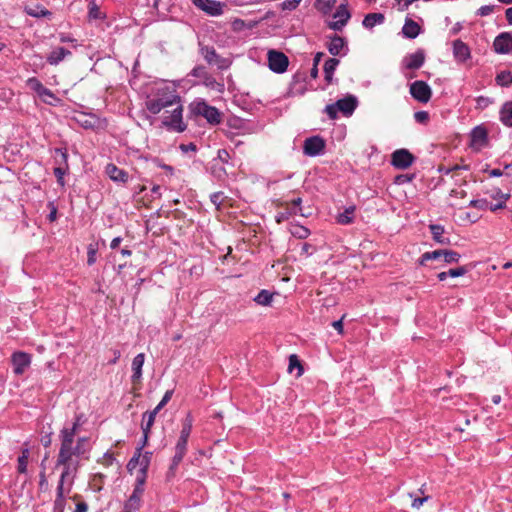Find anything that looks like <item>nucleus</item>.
Listing matches in <instances>:
<instances>
[{"label": "nucleus", "mask_w": 512, "mask_h": 512, "mask_svg": "<svg viewBox=\"0 0 512 512\" xmlns=\"http://www.w3.org/2000/svg\"><path fill=\"white\" fill-rule=\"evenodd\" d=\"M88 440L87 437H79L77 439V443L75 446L73 444H70L69 451L65 455H61V448L59 449L58 457L56 466L59 467L60 464H69L72 466V457L73 456H80L86 452L84 449V443Z\"/></svg>", "instance_id": "obj_6"}, {"label": "nucleus", "mask_w": 512, "mask_h": 512, "mask_svg": "<svg viewBox=\"0 0 512 512\" xmlns=\"http://www.w3.org/2000/svg\"><path fill=\"white\" fill-rule=\"evenodd\" d=\"M302 0H285L280 4L282 10H295Z\"/></svg>", "instance_id": "obj_55"}, {"label": "nucleus", "mask_w": 512, "mask_h": 512, "mask_svg": "<svg viewBox=\"0 0 512 512\" xmlns=\"http://www.w3.org/2000/svg\"><path fill=\"white\" fill-rule=\"evenodd\" d=\"M351 17L350 12L347 9L346 4H341L336 12L333 14V18L338 19L337 21L330 22L328 24L329 28L335 31H341L343 27L347 24Z\"/></svg>", "instance_id": "obj_15"}, {"label": "nucleus", "mask_w": 512, "mask_h": 512, "mask_svg": "<svg viewBox=\"0 0 512 512\" xmlns=\"http://www.w3.org/2000/svg\"><path fill=\"white\" fill-rule=\"evenodd\" d=\"M494 9H495L494 5H484V6H481L477 10L476 15L481 16V17L488 16L491 13H493Z\"/></svg>", "instance_id": "obj_59"}, {"label": "nucleus", "mask_w": 512, "mask_h": 512, "mask_svg": "<svg viewBox=\"0 0 512 512\" xmlns=\"http://www.w3.org/2000/svg\"><path fill=\"white\" fill-rule=\"evenodd\" d=\"M292 234L299 239H305L310 235V230L304 226H297L295 231H292Z\"/></svg>", "instance_id": "obj_56"}, {"label": "nucleus", "mask_w": 512, "mask_h": 512, "mask_svg": "<svg viewBox=\"0 0 512 512\" xmlns=\"http://www.w3.org/2000/svg\"><path fill=\"white\" fill-rule=\"evenodd\" d=\"M84 423L83 414H77L71 427H63L59 433L61 442V455H66L70 444H74V438L80 426Z\"/></svg>", "instance_id": "obj_4"}, {"label": "nucleus", "mask_w": 512, "mask_h": 512, "mask_svg": "<svg viewBox=\"0 0 512 512\" xmlns=\"http://www.w3.org/2000/svg\"><path fill=\"white\" fill-rule=\"evenodd\" d=\"M173 395V390H167L162 397L161 401L158 403V405L153 409L154 411L158 412L171 400Z\"/></svg>", "instance_id": "obj_53"}, {"label": "nucleus", "mask_w": 512, "mask_h": 512, "mask_svg": "<svg viewBox=\"0 0 512 512\" xmlns=\"http://www.w3.org/2000/svg\"><path fill=\"white\" fill-rule=\"evenodd\" d=\"M338 112H340V111H339L338 107L335 106V103L328 104L324 108V113H326L331 120L337 119Z\"/></svg>", "instance_id": "obj_52"}, {"label": "nucleus", "mask_w": 512, "mask_h": 512, "mask_svg": "<svg viewBox=\"0 0 512 512\" xmlns=\"http://www.w3.org/2000/svg\"><path fill=\"white\" fill-rule=\"evenodd\" d=\"M193 416L189 412L186 417L182 420V428L180 434L190 436L193 427Z\"/></svg>", "instance_id": "obj_41"}, {"label": "nucleus", "mask_w": 512, "mask_h": 512, "mask_svg": "<svg viewBox=\"0 0 512 512\" xmlns=\"http://www.w3.org/2000/svg\"><path fill=\"white\" fill-rule=\"evenodd\" d=\"M411 96L420 103H427L432 96L430 86L422 80H417L410 85Z\"/></svg>", "instance_id": "obj_8"}, {"label": "nucleus", "mask_w": 512, "mask_h": 512, "mask_svg": "<svg viewBox=\"0 0 512 512\" xmlns=\"http://www.w3.org/2000/svg\"><path fill=\"white\" fill-rule=\"evenodd\" d=\"M189 111L191 116L203 117L211 125H217L221 122L220 111L216 107L209 105L203 99H198L190 103Z\"/></svg>", "instance_id": "obj_2"}, {"label": "nucleus", "mask_w": 512, "mask_h": 512, "mask_svg": "<svg viewBox=\"0 0 512 512\" xmlns=\"http://www.w3.org/2000/svg\"><path fill=\"white\" fill-rule=\"evenodd\" d=\"M144 361H145L144 353L137 354L132 361L133 374L131 376V380L134 384L140 382V380L142 378V367L144 365Z\"/></svg>", "instance_id": "obj_23"}, {"label": "nucleus", "mask_w": 512, "mask_h": 512, "mask_svg": "<svg viewBox=\"0 0 512 512\" xmlns=\"http://www.w3.org/2000/svg\"><path fill=\"white\" fill-rule=\"evenodd\" d=\"M89 17L91 19H99V18H101L100 9H99V7L97 6V4L95 2H91L89 4Z\"/></svg>", "instance_id": "obj_58"}, {"label": "nucleus", "mask_w": 512, "mask_h": 512, "mask_svg": "<svg viewBox=\"0 0 512 512\" xmlns=\"http://www.w3.org/2000/svg\"><path fill=\"white\" fill-rule=\"evenodd\" d=\"M267 56L270 70L279 74L284 73L287 70L289 59L283 52L269 50Z\"/></svg>", "instance_id": "obj_7"}, {"label": "nucleus", "mask_w": 512, "mask_h": 512, "mask_svg": "<svg viewBox=\"0 0 512 512\" xmlns=\"http://www.w3.org/2000/svg\"><path fill=\"white\" fill-rule=\"evenodd\" d=\"M169 116H165L162 120V125L168 130L175 132H184L187 125L183 122V107L181 101L173 106Z\"/></svg>", "instance_id": "obj_5"}, {"label": "nucleus", "mask_w": 512, "mask_h": 512, "mask_svg": "<svg viewBox=\"0 0 512 512\" xmlns=\"http://www.w3.org/2000/svg\"><path fill=\"white\" fill-rule=\"evenodd\" d=\"M442 254L443 261L447 264L458 263L461 258V255L454 250L443 249Z\"/></svg>", "instance_id": "obj_40"}, {"label": "nucleus", "mask_w": 512, "mask_h": 512, "mask_svg": "<svg viewBox=\"0 0 512 512\" xmlns=\"http://www.w3.org/2000/svg\"><path fill=\"white\" fill-rule=\"evenodd\" d=\"M325 149V141L320 136H311L304 141L303 152L305 155L315 157L321 155Z\"/></svg>", "instance_id": "obj_11"}, {"label": "nucleus", "mask_w": 512, "mask_h": 512, "mask_svg": "<svg viewBox=\"0 0 512 512\" xmlns=\"http://www.w3.org/2000/svg\"><path fill=\"white\" fill-rule=\"evenodd\" d=\"M471 144L477 145L479 147H483L488 142V132L485 127L482 125L476 126L472 129L470 133Z\"/></svg>", "instance_id": "obj_22"}, {"label": "nucleus", "mask_w": 512, "mask_h": 512, "mask_svg": "<svg viewBox=\"0 0 512 512\" xmlns=\"http://www.w3.org/2000/svg\"><path fill=\"white\" fill-rule=\"evenodd\" d=\"M192 3L198 9L204 11L209 16H220L223 14L224 3L216 0H192Z\"/></svg>", "instance_id": "obj_12"}, {"label": "nucleus", "mask_w": 512, "mask_h": 512, "mask_svg": "<svg viewBox=\"0 0 512 512\" xmlns=\"http://www.w3.org/2000/svg\"><path fill=\"white\" fill-rule=\"evenodd\" d=\"M32 357L29 353L16 351L11 355V364L13 372L16 375H22L31 365Z\"/></svg>", "instance_id": "obj_10"}, {"label": "nucleus", "mask_w": 512, "mask_h": 512, "mask_svg": "<svg viewBox=\"0 0 512 512\" xmlns=\"http://www.w3.org/2000/svg\"><path fill=\"white\" fill-rule=\"evenodd\" d=\"M329 53L333 56H344L348 53V46L345 38L334 34L329 37L326 45Z\"/></svg>", "instance_id": "obj_13"}, {"label": "nucleus", "mask_w": 512, "mask_h": 512, "mask_svg": "<svg viewBox=\"0 0 512 512\" xmlns=\"http://www.w3.org/2000/svg\"><path fill=\"white\" fill-rule=\"evenodd\" d=\"M293 214H296V211L295 210H286V211H282V212H278L276 215H275V221L280 224L282 222H285L287 221Z\"/></svg>", "instance_id": "obj_50"}, {"label": "nucleus", "mask_w": 512, "mask_h": 512, "mask_svg": "<svg viewBox=\"0 0 512 512\" xmlns=\"http://www.w3.org/2000/svg\"><path fill=\"white\" fill-rule=\"evenodd\" d=\"M68 169L69 166H57L53 169V173L57 179V183L62 187L65 185L64 176L67 173Z\"/></svg>", "instance_id": "obj_45"}, {"label": "nucleus", "mask_w": 512, "mask_h": 512, "mask_svg": "<svg viewBox=\"0 0 512 512\" xmlns=\"http://www.w3.org/2000/svg\"><path fill=\"white\" fill-rule=\"evenodd\" d=\"M469 206L480 210H487L489 202L487 199H473L469 202Z\"/></svg>", "instance_id": "obj_51"}, {"label": "nucleus", "mask_w": 512, "mask_h": 512, "mask_svg": "<svg viewBox=\"0 0 512 512\" xmlns=\"http://www.w3.org/2000/svg\"><path fill=\"white\" fill-rule=\"evenodd\" d=\"M495 82L501 87H509L512 84V73L509 70L501 71L496 75Z\"/></svg>", "instance_id": "obj_34"}, {"label": "nucleus", "mask_w": 512, "mask_h": 512, "mask_svg": "<svg viewBox=\"0 0 512 512\" xmlns=\"http://www.w3.org/2000/svg\"><path fill=\"white\" fill-rule=\"evenodd\" d=\"M54 161L58 166H68V152L66 148L54 149Z\"/></svg>", "instance_id": "obj_37"}, {"label": "nucleus", "mask_w": 512, "mask_h": 512, "mask_svg": "<svg viewBox=\"0 0 512 512\" xmlns=\"http://www.w3.org/2000/svg\"><path fill=\"white\" fill-rule=\"evenodd\" d=\"M499 115L503 125L512 127V101H508L502 105Z\"/></svg>", "instance_id": "obj_30"}, {"label": "nucleus", "mask_w": 512, "mask_h": 512, "mask_svg": "<svg viewBox=\"0 0 512 512\" xmlns=\"http://www.w3.org/2000/svg\"><path fill=\"white\" fill-rule=\"evenodd\" d=\"M180 101V96L175 90H171L169 87H163L157 89L153 97L147 98L145 101V107L150 113L156 115L163 109L173 107Z\"/></svg>", "instance_id": "obj_1"}, {"label": "nucleus", "mask_w": 512, "mask_h": 512, "mask_svg": "<svg viewBox=\"0 0 512 512\" xmlns=\"http://www.w3.org/2000/svg\"><path fill=\"white\" fill-rule=\"evenodd\" d=\"M48 208L50 209V212H49V214L47 216V219L50 222H54L57 219V207L54 204V202H49L48 203Z\"/></svg>", "instance_id": "obj_61"}, {"label": "nucleus", "mask_w": 512, "mask_h": 512, "mask_svg": "<svg viewBox=\"0 0 512 512\" xmlns=\"http://www.w3.org/2000/svg\"><path fill=\"white\" fill-rule=\"evenodd\" d=\"M208 73L209 72L204 65H197L190 71L189 75L204 80Z\"/></svg>", "instance_id": "obj_47"}, {"label": "nucleus", "mask_w": 512, "mask_h": 512, "mask_svg": "<svg viewBox=\"0 0 512 512\" xmlns=\"http://www.w3.org/2000/svg\"><path fill=\"white\" fill-rule=\"evenodd\" d=\"M181 461L182 460L176 461V457L173 456L171 464H170L169 469L166 474V477L168 480H170L171 478H173L175 476L177 468H178L179 464L181 463Z\"/></svg>", "instance_id": "obj_54"}, {"label": "nucleus", "mask_w": 512, "mask_h": 512, "mask_svg": "<svg viewBox=\"0 0 512 512\" xmlns=\"http://www.w3.org/2000/svg\"><path fill=\"white\" fill-rule=\"evenodd\" d=\"M25 11L29 16H32L35 18H41V17L51 15V12L49 10H47L44 7L39 6V5H35L33 7H26Z\"/></svg>", "instance_id": "obj_38"}, {"label": "nucleus", "mask_w": 512, "mask_h": 512, "mask_svg": "<svg viewBox=\"0 0 512 512\" xmlns=\"http://www.w3.org/2000/svg\"><path fill=\"white\" fill-rule=\"evenodd\" d=\"M453 56L457 62L464 63L471 57L469 46L461 39L453 41Z\"/></svg>", "instance_id": "obj_19"}, {"label": "nucleus", "mask_w": 512, "mask_h": 512, "mask_svg": "<svg viewBox=\"0 0 512 512\" xmlns=\"http://www.w3.org/2000/svg\"><path fill=\"white\" fill-rule=\"evenodd\" d=\"M60 466H63V471L60 475V479L58 481V485L56 488V499H65L64 495V482L65 479L70 475L71 472V465L69 464H60Z\"/></svg>", "instance_id": "obj_28"}, {"label": "nucleus", "mask_w": 512, "mask_h": 512, "mask_svg": "<svg viewBox=\"0 0 512 512\" xmlns=\"http://www.w3.org/2000/svg\"><path fill=\"white\" fill-rule=\"evenodd\" d=\"M26 84L27 86L32 90L34 91L37 95L40 94V92L43 90V88L45 87L41 81L39 79H37L36 77H30L27 79L26 81Z\"/></svg>", "instance_id": "obj_46"}, {"label": "nucleus", "mask_w": 512, "mask_h": 512, "mask_svg": "<svg viewBox=\"0 0 512 512\" xmlns=\"http://www.w3.org/2000/svg\"><path fill=\"white\" fill-rule=\"evenodd\" d=\"M443 249H438L430 252H425L420 258V264L425 265L428 260H436L443 257Z\"/></svg>", "instance_id": "obj_42"}, {"label": "nucleus", "mask_w": 512, "mask_h": 512, "mask_svg": "<svg viewBox=\"0 0 512 512\" xmlns=\"http://www.w3.org/2000/svg\"><path fill=\"white\" fill-rule=\"evenodd\" d=\"M495 52L499 54H510L512 52V33L502 32L493 42Z\"/></svg>", "instance_id": "obj_16"}, {"label": "nucleus", "mask_w": 512, "mask_h": 512, "mask_svg": "<svg viewBox=\"0 0 512 512\" xmlns=\"http://www.w3.org/2000/svg\"><path fill=\"white\" fill-rule=\"evenodd\" d=\"M217 157L224 164H227L230 160V154L226 149L218 150Z\"/></svg>", "instance_id": "obj_63"}, {"label": "nucleus", "mask_w": 512, "mask_h": 512, "mask_svg": "<svg viewBox=\"0 0 512 512\" xmlns=\"http://www.w3.org/2000/svg\"><path fill=\"white\" fill-rule=\"evenodd\" d=\"M140 456H141L140 449H135L133 457L128 461L127 466H126L128 472L132 473L133 470H135L137 466L141 467Z\"/></svg>", "instance_id": "obj_44"}, {"label": "nucleus", "mask_w": 512, "mask_h": 512, "mask_svg": "<svg viewBox=\"0 0 512 512\" xmlns=\"http://www.w3.org/2000/svg\"><path fill=\"white\" fill-rule=\"evenodd\" d=\"M421 32V26L410 18H406L402 27V34L408 39H415Z\"/></svg>", "instance_id": "obj_24"}, {"label": "nucleus", "mask_w": 512, "mask_h": 512, "mask_svg": "<svg viewBox=\"0 0 512 512\" xmlns=\"http://www.w3.org/2000/svg\"><path fill=\"white\" fill-rule=\"evenodd\" d=\"M340 61L336 58H329L324 63V76L327 83H331L333 79V74L339 65Z\"/></svg>", "instance_id": "obj_31"}, {"label": "nucleus", "mask_w": 512, "mask_h": 512, "mask_svg": "<svg viewBox=\"0 0 512 512\" xmlns=\"http://www.w3.org/2000/svg\"><path fill=\"white\" fill-rule=\"evenodd\" d=\"M385 21V16L383 13H369L365 15L362 25L366 29H372L376 25L383 24Z\"/></svg>", "instance_id": "obj_27"}, {"label": "nucleus", "mask_w": 512, "mask_h": 512, "mask_svg": "<svg viewBox=\"0 0 512 512\" xmlns=\"http://www.w3.org/2000/svg\"><path fill=\"white\" fill-rule=\"evenodd\" d=\"M143 486L135 485L132 495L124 503L123 509L120 512H136L140 508V495L143 493Z\"/></svg>", "instance_id": "obj_17"}, {"label": "nucleus", "mask_w": 512, "mask_h": 512, "mask_svg": "<svg viewBox=\"0 0 512 512\" xmlns=\"http://www.w3.org/2000/svg\"><path fill=\"white\" fill-rule=\"evenodd\" d=\"M65 509V499H55L53 511L54 512H64Z\"/></svg>", "instance_id": "obj_64"}, {"label": "nucleus", "mask_w": 512, "mask_h": 512, "mask_svg": "<svg viewBox=\"0 0 512 512\" xmlns=\"http://www.w3.org/2000/svg\"><path fill=\"white\" fill-rule=\"evenodd\" d=\"M71 55V51L64 47H57L52 50L50 54L47 56V62L50 65H58L61 61L65 59L66 56Z\"/></svg>", "instance_id": "obj_25"}, {"label": "nucleus", "mask_w": 512, "mask_h": 512, "mask_svg": "<svg viewBox=\"0 0 512 512\" xmlns=\"http://www.w3.org/2000/svg\"><path fill=\"white\" fill-rule=\"evenodd\" d=\"M152 452L146 451L144 454L141 453V468L139 469L136 476V484L144 486L147 478L148 468L151 462Z\"/></svg>", "instance_id": "obj_21"}, {"label": "nucleus", "mask_w": 512, "mask_h": 512, "mask_svg": "<svg viewBox=\"0 0 512 512\" xmlns=\"http://www.w3.org/2000/svg\"><path fill=\"white\" fill-rule=\"evenodd\" d=\"M356 207L354 205L345 208L342 213H339L337 216V223L341 225H349L354 221V213Z\"/></svg>", "instance_id": "obj_32"}, {"label": "nucleus", "mask_w": 512, "mask_h": 512, "mask_svg": "<svg viewBox=\"0 0 512 512\" xmlns=\"http://www.w3.org/2000/svg\"><path fill=\"white\" fill-rule=\"evenodd\" d=\"M289 371H292L294 368L298 369V375L300 376L303 373V367L297 357V355L292 354L289 356Z\"/></svg>", "instance_id": "obj_48"}, {"label": "nucleus", "mask_w": 512, "mask_h": 512, "mask_svg": "<svg viewBox=\"0 0 512 512\" xmlns=\"http://www.w3.org/2000/svg\"><path fill=\"white\" fill-rule=\"evenodd\" d=\"M30 455V451L28 448H24L21 451V455L18 457V465L17 471L21 474H25L27 472L28 458Z\"/></svg>", "instance_id": "obj_36"}, {"label": "nucleus", "mask_w": 512, "mask_h": 512, "mask_svg": "<svg viewBox=\"0 0 512 512\" xmlns=\"http://www.w3.org/2000/svg\"><path fill=\"white\" fill-rule=\"evenodd\" d=\"M190 436L180 434L177 443L175 445V454L177 460H183L187 452L188 439Z\"/></svg>", "instance_id": "obj_29"}, {"label": "nucleus", "mask_w": 512, "mask_h": 512, "mask_svg": "<svg viewBox=\"0 0 512 512\" xmlns=\"http://www.w3.org/2000/svg\"><path fill=\"white\" fill-rule=\"evenodd\" d=\"M414 119L420 124H426L429 121V113L427 111H417L414 114Z\"/></svg>", "instance_id": "obj_57"}, {"label": "nucleus", "mask_w": 512, "mask_h": 512, "mask_svg": "<svg viewBox=\"0 0 512 512\" xmlns=\"http://www.w3.org/2000/svg\"><path fill=\"white\" fill-rule=\"evenodd\" d=\"M210 200L214 205L219 207L223 202V192L219 191V192H215V193L211 194Z\"/></svg>", "instance_id": "obj_62"}, {"label": "nucleus", "mask_w": 512, "mask_h": 512, "mask_svg": "<svg viewBox=\"0 0 512 512\" xmlns=\"http://www.w3.org/2000/svg\"><path fill=\"white\" fill-rule=\"evenodd\" d=\"M358 100L353 95H348L342 99H339L335 102V106L338 107L339 111L344 116H350L353 114L355 109L357 108Z\"/></svg>", "instance_id": "obj_18"}, {"label": "nucleus", "mask_w": 512, "mask_h": 512, "mask_svg": "<svg viewBox=\"0 0 512 512\" xmlns=\"http://www.w3.org/2000/svg\"><path fill=\"white\" fill-rule=\"evenodd\" d=\"M273 293L266 289H262L255 297L254 301L262 306H269L273 300Z\"/></svg>", "instance_id": "obj_33"}, {"label": "nucleus", "mask_w": 512, "mask_h": 512, "mask_svg": "<svg viewBox=\"0 0 512 512\" xmlns=\"http://www.w3.org/2000/svg\"><path fill=\"white\" fill-rule=\"evenodd\" d=\"M415 161V157L407 149H397L391 155V164L397 169H407Z\"/></svg>", "instance_id": "obj_9"}, {"label": "nucleus", "mask_w": 512, "mask_h": 512, "mask_svg": "<svg viewBox=\"0 0 512 512\" xmlns=\"http://www.w3.org/2000/svg\"><path fill=\"white\" fill-rule=\"evenodd\" d=\"M430 232L432 234V238L435 242L441 245H449L450 239L444 236V226L439 224H431L429 226Z\"/></svg>", "instance_id": "obj_26"}, {"label": "nucleus", "mask_w": 512, "mask_h": 512, "mask_svg": "<svg viewBox=\"0 0 512 512\" xmlns=\"http://www.w3.org/2000/svg\"><path fill=\"white\" fill-rule=\"evenodd\" d=\"M105 172L108 175V177L114 182L126 183L129 180L128 172L117 167L113 163L107 164Z\"/></svg>", "instance_id": "obj_20"}, {"label": "nucleus", "mask_w": 512, "mask_h": 512, "mask_svg": "<svg viewBox=\"0 0 512 512\" xmlns=\"http://www.w3.org/2000/svg\"><path fill=\"white\" fill-rule=\"evenodd\" d=\"M415 175L414 174H401V175H397L395 177V183L396 184H405V183H408V182H411L413 179H414Z\"/></svg>", "instance_id": "obj_60"}, {"label": "nucleus", "mask_w": 512, "mask_h": 512, "mask_svg": "<svg viewBox=\"0 0 512 512\" xmlns=\"http://www.w3.org/2000/svg\"><path fill=\"white\" fill-rule=\"evenodd\" d=\"M336 0H317L315 6L318 11L323 14H328L331 12L332 8L335 6Z\"/></svg>", "instance_id": "obj_39"}, {"label": "nucleus", "mask_w": 512, "mask_h": 512, "mask_svg": "<svg viewBox=\"0 0 512 512\" xmlns=\"http://www.w3.org/2000/svg\"><path fill=\"white\" fill-rule=\"evenodd\" d=\"M426 54L421 48L416 50L414 53L408 54L402 61V66L405 69L417 70L420 69L425 62Z\"/></svg>", "instance_id": "obj_14"}, {"label": "nucleus", "mask_w": 512, "mask_h": 512, "mask_svg": "<svg viewBox=\"0 0 512 512\" xmlns=\"http://www.w3.org/2000/svg\"><path fill=\"white\" fill-rule=\"evenodd\" d=\"M469 268L468 266H459L457 268H451L447 271V274H449V277H461L464 276L466 273H468Z\"/></svg>", "instance_id": "obj_49"}, {"label": "nucleus", "mask_w": 512, "mask_h": 512, "mask_svg": "<svg viewBox=\"0 0 512 512\" xmlns=\"http://www.w3.org/2000/svg\"><path fill=\"white\" fill-rule=\"evenodd\" d=\"M38 96L41 98L43 102L49 105H53V103L58 100L55 94L46 87L43 88V90L40 92Z\"/></svg>", "instance_id": "obj_43"}, {"label": "nucleus", "mask_w": 512, "mask_h": 512, "mask_svg": "<svg viewBox=\"0 0 512 512\" xmlns=\"http://www.w3.org/2000/svg\"><path fill=\"white\" fill-rule=\"evenodd\" d=\"M199 53L209 66L216 67L218 70H227L232 65V60L222 57L213 46L204 45L200 42Z\"/></svg>", "instance_id": "obj_3"}, {"label": "nucleus", "mask_w": 512, "mask_h": 512, "mask_svg": "<svg viewBox=\"0 0 512 512\" xmlns=\"http://www.w3.org/2000/svg\"><path fill=\"white\" fill-rule=\"evenodd\" d=\"M77 121L84 129H94L97 125L98 118L94 115L82 114Z\"/></svg>", "instance_id": "obj_35"}]
</instances>
